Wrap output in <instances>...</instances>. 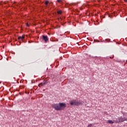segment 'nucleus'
<instances>
[{
	"label": "nucleus",
	"mask_w": 127,
	"mask_h": 127,
	"mask_svg": "<svg viewBox=\"0 0 127 127\" xmlns=\"http://www.w3.org/2000/svg\"><path fill=\"white\" fill-rule=\"evenodd\" d=\"M69 103L71 106H80V105H82L81 102H78L75 100L70 101Z\"/></svg>",
	"instance_id": "nucleus-2"
},
{
	"label": "nucleus",
	"mask_w": 127,
	"mask_h": 127,
	"mask_svg": "<svg viewBox=\"0 0 127 127\" xmlns=\"http://www.w3.org/2000/svg\"><path fill=\"white\" fill-rule=\"evenodd\" d=\"M88 127H93V125L92 124H89L88 126Z\"/></svg>",
	"instance_id": "nucleus-11"
},
{
	"label": "nucleus",
	"mask_w": 127,
	"mask_h": 127,
	"mask_svg": "<svg viewBox=\"0 0 127 127\" xmlns=\"http://www.w3.org/2000/svg\"><path fill=\"white\" fill-rule=\"evenodd\" d=\"M18 40H21L22 41H23V40L24 39V36L18 37Z\"/></svg>",
	"instance_id": "nucleus-5"
},
{
	"label": "nucleus",
	"mask_w": 127,
	"mask_h": 127,
	"mask_svg": "<svg viewBox=\"0 0 127 127\" xmlns=\"http://www.w3.org/2000/svg\"><path fill=\"white\" fill-rule=\"evenodd\" d=\"M124 1H126V2H127V0H124Z\"/></svg>",
	"instance_id": "nucleus-12"
},
{
	"label": "nucleus",
	"mask_w": 127,
	"mask_h": 127,
	"mask_svg": "<svg viewBox=\"0 0 127 127\" xmlns=\"http://www.w3.org/2000/svg\"><path fill=\"white\" fill-rule=\"evenodd\" d=\"M118 121H115V123H123L126 121H127V117L125 116V115H123V117H121L118 119Z\"/></svg>",
	"instance_id": "nucleus-3"
},
{
	"label": "nucleus",
	"mask_w": 127,
	"mask_h": 127,
	"mask_svg": "<svg viewBox=\"0 0 127 127\" xmlns=\"http://www.w3.org/2000/svg\"><path fill=\"white\" fill-rule=\"evenodd\" d=\"M41 86H43V83H40V84H39V87H41Z\"/></svg>",
	"instance_id": "nucleus-10"
},
{
	"label": "nucleus",
	"mask_w": 127,
	"mask_h": 127,
	"mask_svg": "<svg viewBox=\"0 0 127 127\" xmlns=\"http://www.w3.org/2000/svg\"><path fill=\"white\" fill-rule=\"evenodd\" d=\"M48 3H49V1L46 0V2H45V4L46 5H48Z\"/></svg>",
	"instance_id": "nucleus-7"
},
{
	"label": "nucleus",
	"mask_w": 127,
	"mask_h": 127,
	"mask_svg": "<svg viewBox=\"0 0 127 127\" xmlns=\"http://www.w3.org/2000/svg\"><path fill=\"white\" fill-rule=\"evenodd\" d=\"M107 123L111 125H113V124H114V122H113L112 120H108Z\"/></svg>",
	"instance_id": "nucleus-6"
},
{
	"label": "nucleus",
	"mask_w": 127,
	"mask_h": 127,
	"mask_svg": "<svg viewBox=\"0 0 127 127\" xmlns=\"http://www.w3.org/2000/svg\"><path fill=\"white\" fill-rule=\"evenodd\" d=\"M58 14H61L62 13V10H59L57 11Z\"/></svg>",
	"instance_id": "nucleus-8"
},
{
	"label": "nucleus",
	"mask_w": 127,
	"mask_h": 127,
	"mask_svg": "<svg viewBox=\"0 0 127 127\" xmlns=\"http://www.w3.org/2000/svg\"><path fill=\"white\" fill-rule=\"evenodd\" d=\"M43 40L45 41V42L46 43L48 41V36H43Z\"/></svg>",
	"instance_id": "nucleus-4"
},
{
	"label": "nucleus",
	"mask_w": 127,
	"mask_h": 127,
	"mask_svg": "<svg viewBox=\"0 0 127 127\" xmlns=\"http://www.w3.org/2000/svg\"><path fill=\"white\" fill-rule=\"evenodd\" d=\"M58 2H62L63 0H57Z\"/></svg>",
	"instance_id": "nucleus-9"
},
{
	"label": "nucleus",
	"mask_w": 127,
	"mask_h": 127,
	"mask_svg": "<svg viewBox=\"0 0 127 127\" xmlns=\"http://www.w3.org/2000/svg\"><path fill=\"white\" fill-rule=\"evenodd\" d=\"M52 107L56 111H62L64 108H66V104L63 103L53 104L52 105Z\"/></svg>",
	"instance_id": "nucleus-1"
}]
</instances>
